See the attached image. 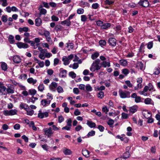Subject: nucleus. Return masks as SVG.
<instances>
[{
  "label": "nucleus",
  "mask_w": 160,
  "mask_h": 160,
  "mask_svg": "<svg viewBox=\"0 0 160 160\" xmlns=\"http://www.w3.org/2000/svg\"><path fill=\"white\" fill-rule=\"evenodd\" d=\"M100 62V60L99 59H97L93 62L90 68V70L94 72L96 70H99L101 68V67L99 65Z\"/></svg>",
  "instance_id": "nucleus-1"
},
{
  "label": "nucleus",
  "mask_w": 160,
  "mask_h": 160,
  "mask_svg": "<svg viewBox=\"0 0 160 160\" xmlns=\"http://www.w3.org/2000/svg\"><path fill=\"white\" fill-rule=\"evenodd\" d=\"M119 96L122 98H129L130 97V92L127 91H123L120 89L118 91Z\"/></svg>",
  "instance_id": "nucleus-2"
},
{
  "label": "nucleus",
  "mask_w": 160,
  "mask_h": 160,
  "mask_svg": "<svg viewBox=\"0 0 160 160\" xmlns=\"http://www.w3.org/2000/svg\"><path fill=\"white\" fill-rule=\"evenodd\" d=\"M43 131L44 132L45 135L47 136L48 138L51 137L53 133L51 127H49V128H45L43 129Z\"/></svg>",
  "instance_id": "nucleus-3"
},
{
  "label": "nucleus",
  "mask_w": 160,
  "mask_h": 160,
  "mask_svg": "<svg viewBox=\"0 0 160 160\" xmlns=\"http://www.w3.org/2000/svg\"><path fill=\"white\" fill-rule=\"evenodd\" d=\"M138 4L139 6L146 8L149 6V3L148 0H140L138 2Z\"/></svg>",
  "instance_id": "nucleus-4"
},
{
  "label": "nucleus",
  "mask_w": 160,
  "mask_h": 160,
  "mask_svg": "<svg viewBox=\"0 0 160 160\" xmlns=\"http://www.w3.org/2000/svg\"><path fill=\"white\" fill-rule=\"evenodd\" d=\"M13 85L9 84L7 86L8 88H6V93L7 94H12L14 92V88Z\"/></svg>",
  "instance_id": "nucleus-5"
},
{
  "label": "nucleus",
  "mask_w": 160,
  "mask_h": 160,
  "mask_svg": "<svg viewBox=\"0 0 160 160\" xmlns=\"http://www.w3.org/2000/svg\"><path fill=\"white\" fill-rule=\"evenodd\" d=\"M117 41V40L115 38H110L108 39V43L110 46L114 47L116 45Z\"/></svg>",
  "instance_id": "nucleus-6"
},
{
  "label": "nucleus",
  "mask_w": 160,
  "mask_h": 160,
  "mask_svg": "<svg viewBox=\"0 0 160 160\" xmlns=\"http://www.w3.org/2000/svg\"><path fill=\"white\" fill-rule=\"evenodd\" d=\"M6 87L4 86V84L0 81V93H1L2 95H6V92H4L6 91Z\"/></svg>",
  "instance_id": "nucleus-7"
},
{
  "label": "nucleus",
  "mask_w": 160,
  "mask_h": 160,
  "mask_svg": "<svg viewBox=\"0 0 160 160\" xmlns=\"http://www.w3.org/2000/svg\"><path fill=\"white\" fill-rule=\"evenodd\" d=\"M131 97L135 98V102L136 103H139L141 102V98L139 96H137L136 93H133L131 95Z\"/></svg>",
  "instance_id": "nucleus-8"
},
{
  "label": "nucleus",
  "mask_w": 160,
  "mask_h": 160,
  "mask_svg": "<svg viewBox=\"0 0 160 160\" xmlns=\"http://www.w3.org/2000/svg\"><path fill=\"white\" fill-rule=\"evenodd\" d=\"M18 47L19 48H27L29 47L27 44L22 42H18L17 43Z\"/></svg>",
  "instance_id": "nucleus-9"
},
{
  "label": "nucleus",
  "mask_w": 160,
  "mask_h": 160,
  "mask_svg": "<svg viewBox=\"0 0 160 160\" xmlns=\"http://www.w3.org/2000/svg\"><path fill=\"white\" fill-rule=\"evenodd\" d=\"M136 67L138 69H139L141 70H143L144 69V65L141 62L137 61L136 63Z\"/></svg>",
  "instance_id": "nucleus-10"
},
{
  "label": "nucleus",
  "mask_w": 160,
  "mask_h": 160,
  "mask_svg": "<svg viewBox=\"0 0 160 160\" xmlns=\"http://www.w3.org/2000/svg\"><path fill=\"white\" fill-rule=\"evenodd\" d=\"M48 112H45L43 113H42L39 111V112L38 114V117L41 119H42L44 118L45 117L46 118L48 117Z\"/></svg>",
  "instance_id": "nucleus-11"
},
{
  "label": "nucleus",
  "mask_w": 160,
  "mask_h": 160,
  "mask_svg": "<svg viewBox=\"0 0 160 160\" xmlns=\"http://www.w3.org/2000/svg\"><path fill=\"white\" fill-rule=\"evenodd\" d=\"M138 108V107L137 105H134L132 107L129 108V111L130 112L133 113L137 111Z\"/></svg>",
  "instance_id": "nucleus-12"
},
{
  "label": "nucleus",
  "mask_w": 160,
  "mask_h": 160,
  "mask_svg": "<svg viewBox=\"0 0 160 160\" xmlns=\"http://www.w3.org/2000/svg\"><path fill=\"white\" fill-rule=\"evenodd\" d=\"M13 61L15 63H19L21 62V59L19 56L15 55L13 56Z\"/></svg>",
  "instance_id": "nucleus-13"
},
{
  "label": "nucleus",
  "mask_w": 160,
  "mask_h": 160,
  "mask_svg": "<svg viewBox=\"0 0 160 160\" xmlns=\"http://www.w3.org/2000/svg\"><path fill=\"white\" fill-rule=\"evenodd\" d=\"M82 155L86 158L89 157L90 152L85 148L83 149L82 151Z\"/></svg>",
  "instance_id": "nucleus-14"
},
{
  "label": "nucleus",
  "mask_w": 160,
  "mask_h": 160,
  "mask_svg": "<svg viewBox=\"0 0 160 160\" xmlns=\"http://www.w3.org/2000/svg\"><path fill=\"white\" fill-rule=\"evenodd\" d=\"M87 124L90 128H95L96 126V124L95 122L92 121L87 120Z\"/></svg>",
  "instance_id": "nucleus-15"
},
{
  "label": "nucleus",
  "mask_w": 160,
  "mask_h": 160,
  "mask_svg": "<svg viewBox=\"0 0 160 160\" xmlns=\"http://www.w3.org/2000/svg\"><path fill=\"white\" fill-rule=\"evenodd\" d=\"M42 6H40L38 9L40 11V13H39L40 15V16L42 15H45L47 13V10L43 8H42Z\"/></svg>",
  "instance_id": "nucleus-16"
},
{
  "label": "nucleus",
  "mask_w": 160,
  "mask_h": 160,
  "mask_svg": "<svg viewBox=\"0 0 160 160\" xmlns=\"http://www.w3.org/2000/svg\"><path fill=\"white\" fill-rule=\"evenodd\" d=\"M111 25L110 23H106L103 24L101 28L102 29H108L111 27Z\"/></svg>",
  "instance_id": "nucleus-17"
},
{
  "label": "nucleus",
  "mask_w": 160,
  "mask_h": 160,
  "mask_svg": "<svg viewBox=\"0 0 160 160\" xmlns=\"http://www.w3.org/2000/svg\"><path fill=\"white\" fill-rule=\"evenodd\" d=\"M61 24L62 25H66L67 26H70L71 24V22L67 18L66 20L61 21Z\"/></svg>",
  "instance_id": "nucleus-18"
},
{
  "label": "nucleus",
  "mask_w": 160,
  "mask_h": 160,
  "mask_svg": "<svg viewBox=\"0 0 160 160\" xmlns=\"http://www.w3.org/2000/svg\"><path fill=\"white\" fill-rule=\"evenodd\" d=\"M63 153L66 155H70L72 153L71 151L68 149L64 148L63 150Z\"/></svg>",
  "instance_id": "nucleus-19"
},
{
  "label": "nucleus",
  "mask_w": 160,
  "mask_h": 160,
  "mask_svg": "<svg viewBox=\"0 0 160 160\" xmlns=\"http://www.w3.org/2000/svg\"><path fill=\"white\" fill-rule=\"evenodd\" d=\"M21 109H24L25 110L29 109V106L26 103H21L20 106Z\"/></svg>",
  "instance_id": "nucleus-20"
},
{
  "label": "nucleus",
  "mask_w": 160,
  "mask_h": 160,
  "mask_svg": "<svg viewBox=\"0 0 160 160\" xmlns=\"http://www.w3.org/2000/svg\"><path fill=\"white\" fill-rule=\"evenodd\" d=\"M27 82L30 84H32L33 85L35 84L37 82L36 79H34L32 78H30L28 79Z\"/></svg>",
  "instance_id": "nucleus-21"
},
{
  "label": "nucleus",
  "mask_w": 160,
  "mask_h": 160,
  "mask_svg": "<svg viewBox=\"0 0 160 160\" xmlns=\"http://www.w3.org/2000/svg\"><path fill=\"white\" fill-rule=\"evenodd\" d=\"M8 40L11 44H12L14 43L15 41L14 39V37L12 35H9L8 38Z\"/></svg>",
  "instance_id": "nucleus-22"
},
{
  "label": "nucleus",
  "mask_w": 160,
  "mask_h": 160,
  "mask_svg": "<svg viewBox=\"0 0 160 160\" xmlns=\"http://www.w3.org/2000/svg\"><path fill=\"white\" fill-rule=\"evenodd\" d=\"M143 116L145 118L148 119L147 121V122L148 123H152L153 122L154 120L152 117H151L152 115H151L150 116H148V117H146L145 115H143Z\"/></svg>",
  "instance_id": "nucleus-23"
},
{
  "label": "nucleus",
  "mask_w": 160,
  "mask_h": 160,
  "mask_svg": "<svg viewBox=\"0 0 160 160\" xmlns=\"http://www.w3.org/2000/svg\"><path fill=\"white\" fill-rule=\"evenodd\" d=\"M42 23V20L40 18H37L35 20V25L37 26H39Z\"/></svg>",
  "instance_id": "nucleus-24"
},
{
  "label": "nucleus",
  "mask_w": 160,
  "mask_h": 160,
  "mask_svg": "<svg viewBox=\"0 0 160 160\" xmlns=\"http://www.w3.org/2000/svg\"><path fill=\"white\" fill-rule=\"evenodd\" d=\"M62 69V68H61L60 69V73H62V75H61V77L62 78H64L66 77V75L67 74V72L66 70H61Z\"/></svg>",
  "instance_id": "nucleus-25"
},
{
  "label": "nucleus",
  "mask_w": 160,
  "mask_h": 160,
  "mask_svg": "<svg viewBox=\"0 0 160 160\" xmlns=\"http://www.w3.org/2000/svg\"><path fill=\"white\" fill-rule=\"evenodd\" d=\"M19 31L20 32H27L28 31L29 29L27 27H24L23 28H19Z\"/></svg>",
  "instance_id": "nucleus-26"
},
{
  "label": "nucleus",
  "mask_w": 160,
  "mask_h": 160,
  "mask_svg": "<svg viewBox=\"0 0 160 160\" xmlns=\"http://www.w3.org/2000/svg\"><path fill=\"white\" fill-rule=\"evenodd\" d=\"M101 65L104 68H106L107 66L109 67L110 66V62H107L103 61L101 63Z\"/></svg>",
  "instance_id": "nucleus-27"
},
{
  "label": "nucleus",
  "mask_w": 160,
  "mask_h": 160,
  "mask_svg": "<svg viewBox=\"0 0 160 160\" xmlns=\"http://www.w3.org/2000/svg\"><path fill=\"white\" fill-rule=\"evenodd\" d=\"M66 47L68 48V51H69L71 49L73 48L74 44L72 43H66Z\"/></svg>",
  "instance_id": "nucleus-28"
},
{
  "label": "nucleus",
  "mask_w": 160,
  "mask_h": 160,
  "mask_svg": "<svg viewBox=\"0 0 160 160\" xmlns=\"http://www.w3.org/2000/svg\"><path fill=\"white\" fill-rule=\"evenodd\" d=\"M62 61L63 62V64L65 65H67L69 63V62L66 56H64L63 57Z\"/></svg>",
  "instance_id": "nucleus-29"
},
{
  "label": "nucleus",
  "mask_w": 160,
  "mask_h": 160,
  "mask_svg": "<svg viewBox=\"0 0 160 160\" xmlns=\"http://www.w3.org/2000/svg\"><path fill=\"white\" fill-rule=\"evenodd\" d=\"M58 86L57 83L55 82H52L49 86L50 88L52 90L55 89Z\"/></svg>",
  "instance_id": "nucleus-30"
},
{
  "label": "nucleus",
  "mask_w": 160,
  "mask_h": 160,
  "mask_svg": "<svg viewBox=\"0 0 160 160\" xmlns=\"http://www.w3.org/2000/svg\"><path fill=\"white\" fill-rule=\"evenodd\" d=\"M80 6L84 8L85 6L89 7V4L87 2H85L82 1H81L80 3Z\"/></svg>",
  "instance_id": "nucleus-31"
},
{
  "label": "nucleus",
  "mask_w": 160,
  "mask_h": 160,
  "mask_svg": "<svg viewBox=\"0 0 160 160\" xmlns=\"http://www.w3.org/2000/svg\"><path fill=\"white\" fill-rule=\"evenodd\" d=\"M1 67L2 69L4 71H6L8 69L7 65V64L4 62H3L2 63Z\"/></svg>",
  "instance_id": "nucleus-32"
},
{
  "label": "nucleus",
  "mask_w": 160,
  "mask_h": 160,
  "mask_svg": "<svg viewBox=\"0 0 160 160\" xmlns=\"http://www.w3.org/2000/svg\"><path fill=\"white\" fill-rule=\"evenodd\" d=\"M99 55V54L98 52H95L94 53L91 55V58L93 60L96 59Z\"/></svg>",
  "instance_id": "nucleus-33"
},
{
  "label": "nucleus",
  "mask_w": 160,
  "mask_h": 160,
  "mask_svg": "<svg viewBox=\"0 0 160 160\" xmlns=\"http://www.w3.org/2000/svg\"><path fill=\"white\" fill-rule=\"evenodd\" d=\"M27 111V114L29 116H32L34 113V111L31 109H30L29 108V109H27V110H25Z\"/></svg>",
  "instance_id": "nucleus-34"
},
{
  "label": "nucleus",
  "mask_w": 160,
  "mask_h": 160,
  "mask_svg": "<svg viewBox=\"0 0 160 160\" xmlns=\"http://www.w3.org/2000/svg\"><path fill=\"white\" fill-rule=\"evenodd\" d=\"M17 111L16 109H11L9 111L10 116L13 115L17 114Z\"/></svg>",
  "instance_id": "nucleus-35"
},
{
  "label": "nucleus",
  "mask_w": 160,
  "mask_h": 160,
  "mask_svg": "<svg viewBox=\"0 0 160 160\" xmlns=\"http://www.w3.org/2000/svg\"><path fill=\"white\" fill-rule=\"evenodd\" d=\"M114 121L113 119L110 118L107 122V124L110 127L113 128V127L112 125L114 124Z\"/></svg>",
  "instance_id": "nucleus-36"
},
{
  "label": "nucleus",
  "mask_w": 160,
  "mask_h": 160,
  "mask_svg": "<svg viewBox=\"0 0 160 160\" xmlns=\"http://www.w3.org/2000/svg\"><path fill=\"white\" fill-rule=\"evenodd\" d=\"M127 129L128 131L127 133V135L129 136H131L132 134L130 132L132 131V128L130 127H127Z\"/></svg>",
  "instance_id": "nucleus-37"
},
{
  "label": "nucleus",
  "mask_w": 160,
  "mask_h": 160,
  "mask_svg": "<svg viewBox=\"0 0 160 160\" xmlns=\"http://www.w3.org/2000/svg\"><path fill=\"white\" fill-rule=\"evenodd\" d=\"M130 156V153L129 152H126L123 154V157L126 159L129 158Z\"/></svg>",
  "instance_id": "nucleus-38"
},
{
  "label": "nucleus",
  "mask_w": 160,
  "mask_h": 160,
  "mask_svg": "<svg viewBox=\"0 0 160 160\" xmlns=\"http://www.w3.org/2000/svg\"><path fill=\"white\" fill-rule=\"evenodd\" d=\"M114 3V2L113 1H110L109 0H106L104 2V3L105 5H112Z\"/></svg>",
  "instance_id": "nucleus-39"
},
{
  "label": "nucleus",
  "mask_w": 160,
  "mask_h": 160,
  "mask_svg": "<svg viewBox=\"0 0 160 160\" xmlns=\"http://www.w3.org/2000/svg\"><path fill=\"white\" fill-rule=\"evenodd\" d=\"M119 62L121 65L125 66L127 64V62L124 59H121L119 61Z\"/></svg>",
  "instance_id": "nucleus-40"
},
{
  "label": "nucleus",
  "mask_w": 160,
  "mask_h": 160,
  "mask_svg": "<svg viewBox=\"0 0 160 160\" xmlns=\"http://www.w3.org/2000/svg\"><path fill=\"white\" fill-rule=\"evenodd\" d=\"M48 102L47 101L46 99H42L41 101V105H42L43 107L47 106L48 105H47Z\"/></svg>",
  "instance_id": "nucleus-41"
},
{
  "label": "nucleus",
  "mask_w": 160,
  "mask_h": 160,
  "mask_svg": "<svg viewBox=\"0 0 160 160\" xmlns=\"http://www.w3.org/2000/svg\"><path fill=\"white\" fill-rule=\"evenodd\" d=\"M104 93L102 91H100L98 93L97 96L98 98L102 99L104 97Z\"/></svg>",
  "instance_id": "nucleus-42"
},
{
  "label": "nucleus",
  "mask_w": 160,
  "mask_h": 160,
  "mask_svg": "<svg viewBox=\"0 0 160 160\" xmlns=\"http://www.w3.org/2000/svg\"><path fill=\"white\" fill-rule=\"evenodd\" d=\"M105 87L104 86H101L100 87H98L97 88H95V91H100L104 90L105 89Z\"/></svg>",
  "instance_id": "nucleus-43"
},
{
  "label": "nucleus",
  "mask_w": 160,
  "mask_h": 160,
  "mask_svg": "<svg viewBox=\"0 0 160 160\" xmlns=\"http://www.w3.org/2000/svg\"><path fill=\"white\" fill-rule=\"evenodd\" d=\"M99 44L102 47L106 45V42L105 40H100L99 41Z\"/></svg>",
  "instance_id": "nucleus-44"
},
{
  "label": "nucleus",
  "mask_w": 160,
  "mask_h": 160,
  "mask_svg": "<svg viewBox=\"0 0 160 160\" xmlns=\"http://www.w3.org/2000/svg\"><path fill=\"white\" fill-rule=\"evenodd\" d=\"M95 134V132L94 131L92 130L89 132L87 136L88 137L94 136Z\"/></svg>",
  "instance_id": "nucleus-45"
},
{
  "label": "nucleus",
  "mask_w": 160,
  "mask_h": 160,
  "mask_svg": "<svg viewBox=\"0 0 160 160\" xmlns=\"http://www.w3.org/2000/svg\"><path fill=\"white\" fill-rule=\"evenodd\" d=\"M28 92L30 95H34L36 94L37 91L34 89H31L29 90Z\"/></svg>",
  "instance_id": "nucleus-46"
},
{
  "label": "nucleus",
  "mask_w": 160,
  "mask_h": 160,
  "mask_svg": "<svg viewBox=\"0 0 160 160\" xmlns=\"http://www.w3.org/2000/svg\"><path fill=\"white\" fill-rule=\"evenodd\" d=\"M153 46V41H151L149 42L147 44V48L149 49H150L152 48Z\"/></svg>",
  "instance_id": "nucleus-47"
},
{
  "label": "nucleus",
  "mask_w": 160,
  "mask_h": 160,
  "mask_svg": "<svg viewBox=\"0 0 160 160\" xmlns=\"http://www.w3.org/2000/svg\"><path fill=\"white\" fill-rule=\"evenodd\" d=\"M151 100V98H148L145 99L144 102L146 104H150Z\"/></svg>",
  "instance_id": "nucleus-48"
},
{
  "label": "nucleus",
  "mask_w": 160,
  "mask_h": 160,
  "mask_svg": "<svg viewBox=\"0 0 160 160\" xmlns=\"http://www.w3.org/2000/svg\"><path fill=\"white\" fill-rule=\"evenodd\" d=\"M69 75L72 78H75L76 76V74L73 72H70L69 73Z\"/></svg>",
  "instance_id": "nucleus-49"
},
{
  "label": "nucleus",
  "mask_w": 160,
  "mask_h": 160,
  "mask_svg": "<svg viewBox=\"0 0 160 160\" xmlns=\"http://www.w3.org/2000/svg\"><path fill=\"white\" fill-rule=\"evenodd\" d=\"M84 12V10L83 8H79L77 9V13L79 14H82Z\"/></svg>",
  "instance_id": "nucleus-50"
},
{
  "label": "nucleus",
  "mask_w": 160,
  "mask_h": 160,
  "mask_svg": "<svg viewBox=\"0 0 160 160\" xmlns=\"http://www.w3.org/2000/svg\"><path fill=\"white\" fill-rule=\"evenodd\" d=\"M128 117V114L124 112H122V119H126Z\"/></svg>",
  "instance_id": "nucleus-51"
},
{
  "label": "nucleus",
  "mask_w": 160,
  "mask_h": 160,
  "mask_svg": "<svg viewBox=\"0 0 160 160\" xmlns=\"http://www.w3.org/2000/svg\"><path fill=\"white\" fill-rule=\"evenodd\" d=\"M7 17L8 16L7 15H2V21L4 22H7L8 20Z\"/></svg>",
  "instance_id": "nucleus-52"
},
{
  "label": "nucleus",
  "mask_w": 160,
  "mask_h": 160,
  "mask_svg": "<svg viewBox=\"0 0 160 160\" xmlns=\"http://www.w3.org/2000/svg\"><path fill=\"white\" fill-rule=\"evenodd\" d=\"M62 27L60 25H57L55 27V28L57 31H61Z\"/></svg>",
  "instance_id": "nucleus-53"
},
{
  "label": "nucleus",
  "mask_w": 160,
  "mask_h": 160,
  "mask_svg": "<svg viewBox=\"0 0 160 160\" xmlns=\"http://www.w3.org/2000/svg\"><path fill=\"white\" fill-rule=\"evenodd\" d=\"M42 36H45V37H47L50 36L49 32L48 31H45L42 34Z\"/></svg>",
  "instance_id": "nucleus-54"
},
{
  "label": "nucleus",
  "mask_w": 160,
  "mask_h": 160,
  "mask_svg": "<svg viewBox=\"0 0 160 160\" xmlns=\"http://www.w3.org/2000/svg\"><path fill=\"white\" fill-rule=\"evenodd\" d=\"M67 124L68 126L71 127L72 126V120L70 118L68 119L66 121Z\"/></svg>",
  "instance_id": "nucleus-55"
},
{
  "label": "nucleus",
  "mask_w": 160,
  "mask_h": 160,
  "mask_svg": "<svg viewBox=\"0 0 160 160\" xmlns=\"http://www.w3.org/2000/svg\"><path fill=\"white\" fill-rule=\"evenodd\" d=\"M38 90L40 92H42L44 89V87L43 84H40L38 87Z\"/></svg>",
  "instance_id": "nucleus-56"
},
{
  "label": "nucleus",
  "mask_w": 160,
  "mask_h": 160,
  "mask_svg": "<svg viewBox=\"0 0 160 160\" xmlns=\"http://www.w3.org/2000/svg\"><path fill=\"white\" fill-rule=\"evenodd\" d=\"M86 90L88 92L91 91L92 90V87L89 84L86 86Z\"/></svg>",
  "instance_id": "nucleus-57"
},
{
  "label": "nucleus",
  "mask_w": 160,
  "mask_h": 160,
  "mask_svg": "<svg viewBox=\"0 0 160 160\" xmlns=\"http://www.w3.org/2000/svg\"><path fill=\"white\" fill-rule=\"evenodd\" d=\"M87 19V18L85 15H82L81 16V20L82 22H85Z\"/></svg>",
  "instance_id": "nucleus-58"
},
{
  "label": "nucleus",
  "mask_w": 160,
  "mask_h": 160,
  "mask_svg": "<svg viewBox=\"0 0 160 160\" xmlns=\"http://www.w3.org/2000/svg\"><path fill=\"white\" fill-rule=\"evenodd\" d=\"M99 4L97 3H93L92 5V8L94 9H97L99 7Z\"/></svg>",
  "instance_id": "nucleus-59"
},
{
  "label": "nucleus",
  "mask_w": 160,
  "mask_h": 160,
  "mask_svg": "<svg viewBox=\"0 0 160 160\" xmlns=\"http://www.w3.org/2000/svg\"><path fill=\"white\" fill-rule=\"evenodd\" d=\"M64 120V118L61 115L58 117V121L60 123L62 122Z\"/></svg>",
  "instance_id": "nucleus-60"
},
{
  "label": "nucleus",
  "mask_w": 160,
  "mask_h": 160,
  "mask_svg": "<svg viewBox=\"0 0 160 160\" xmlns=\"http://www.w3.org/2000/svg\"><path fill=\"white\" fill-rule=\"evenodd\" d=\"M125 83L127 84V86L129 88H131L132 86V85L129 80L126 81Z\"/></svg>",
  "instance_id": "nucleus-61"
},
{
  "label": "nucleus",
  "mask_w": 160,
  "mask_h": 160,
  "mask_svg": "<svg viewBox=\"0 0 160 160\" xmlns=\"http://www.w3.org/2000/svg\"><path fill=\"white\" fill-rule=\"evenodd\" d=\"M96 23L97 26H100L101 27L103 22L101 20H98L96 22Z\"/></svg>",
  "instance_id": "nucleus-62"
},
{
  "label": "nucleus",
  "mask_w": 160,
  "mask_h": 160,
  "mask_svg": "<svg viewBox=\"0 0 160 160\" xmlns=\"http://www.w3.org/2000/svg\"><path fill=\"white\" fill-rule=\"evenodd\" d=\"M57 90L59 93H61L63 92V89L60 86H58L57 87Z\"/></svg>",
  "instance_id": "nucleus-63"
},
{
  "label": "nucleus",
  "mask_w": 160,
  "mask_h": 160,
  "mask_svg": "<svg viewBox=\"0 0 160 160\" xmlns=\"http://www.w3.org/2000/svg\"><path fill=\"white\" fill-rule=\"evenodd\" d=\"M160 73V68H157L155 69V71L153 74L155 75H158Z\"/></svg>",
  "instance_id": "nucleus-64"
}]
</instances>
